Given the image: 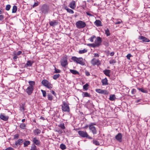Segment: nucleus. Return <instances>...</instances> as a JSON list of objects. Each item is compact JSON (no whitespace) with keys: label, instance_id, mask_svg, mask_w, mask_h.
<instances>
[{"label":"nucleus","instance_id":"4be33fe9","mask_svg":"<svg viewBox=\"0 0 150 150\" xmlns=\"http://www.w3.org/2000/svg\"><path fill=\"white\" fill-rule=\"evenodd\" d=\"M23 142V139H19L16 141L15 143V144L16 146H18L21 145Z\"/></svg>","mask_w":150,"mask_h":150},{"label":"nucleus","instance_id":"864d4df0","mask_svg":"<svg viewBox=\"0 0 150 150\" xmlns=\"http://www.w3.org/2000/svg\"><path fill=\"white\" fill-rule=\"evenodd\" d=\"M116 62V60L115 59H112V60H110L109 61V63L110 64H112L114 63H115Z\"/></svg>","mask_w":150,"mask_h":150},{"label":"nucleus","instance_id":"de8ad7c7","mask_svg":"<svg viewBox=\"0 0 150 150\" xmlns=\"http://www.w3.org/2000/svg\"><path fill=\"white\" fill-rule=\"evenodd\" d=\"M41 91L42 93L43 97H45L46 96V92L45 91L42 90H41Z\"/></svg>","mask_w":150,"mask_h":150},{"label":"nucleus","instance_id":"9d476101","mask_svg":"<svg viewBox=\"0 0 150 150\" xmlns=\"http://www.w3.org/2000/svg\"><path fill=\"white\" fill-rule=\"evenodd\" d=\"M138 39L144 43L148 42H150V40L148 38L142 35H140L139 36Z\"/></svg>","mask_w":150,"mask_h":150},{"label":"nucleus","instance_id":"cd10ccee","mask_svg":"<svg viewBox=\"0 0 150 150\" xmlns=\"http://www.w3.org/2000/svg\"><path fill=\"white\" fill-rule=\"evenodd\" d=\"M29 83L30 86H29L30 87L34 88V86L35 84V82L34 81H30L29 82Z\"/></svg>","mask_w":150,"mask_h":150},{"label":"nucleus","instance_id":"4c0bfd02","mask_svg":"<svg viewBox=\"0 0 150 150\" xmlns=\"http://www.w3.org/2000/svg\"><path fill=\"white\" fill-rule=\"evenodd\" d=\"M26 125L25 123H22L20 125V127L22 129H24L25 128Z\"/></svg>","mask_w":150,"mask_h":150},{"label":"nucleus","instance_id":"603ef678","mask_svg":"<svg viewBox=\"0 0 150 150\" xmlns=\"http://www.w3.org/2000/svg\"><path fill=\"white\" fill-rule=\"evenodd\" d=\"M93 143L96 145H99V142L97 140H93Z\"/></svg>","mask_w":150,"mask_h":150},{"label":"nucleus","instance_id":"774afa93","mask_svg":"<svg viewBox=\"0 0 150 150\" xmlns=\"http://www.w3.org/2000/svg\"><path fill=\"white\" fill-rule=\"evenodd\" d=\"M114 54L115 53L114 52H112L110 53V55L111 56H112L114 55Z\"/></svg>","mask_w":150,"mask_h":150},{"label":"nucleus","instance_id":"dca6fc26","mask_svg":"<svg viewBox=\"0 0 150 150\" xmlns=\"http://www.w3.org/2000/svg\"><path fill=\"white\" fill-rule=\"evenodd\" d=\"M94 24L97 27L102 26L101 22L99 20H97L94 22Z\"/></svg>","mask_w":150,"mask_h":150},{"label":"nucleus","instance_id":"a18cd8bd","mask_svg":"<svg viewBox=\"0 0 150 150\" xmlns=\"http://www.w3.org/2000/svg\"><path fill=\"white\" fill-rule=\"evenodd\" d=\"M102 89L96 88L95 89V91L100 94H101Z\"/></svg>","mask_w":150,"mask_h":150},{"label":"nucleus","instance_id":"5701e85b","mask_svg":"<svg viewBox=\"0 0 150 150\" xmlns=\"http://www.w3.org/2000/svg\"><path fill=\"white\" fill-rule=\"evenodd\" d=\"M71 73L74 75H79V72L76 70L70 69L69 70Z\"/></svg>","mask_w":150,"mask_h":150},{"label":"nucleus","instance_id":"c03bdc74","mask_svg":"<svg viewBox=\"0 0 150 150\" xmlns=\"http://www.w3.org/2000/svg\"><path fill=\"white\" fill-rule=\"evenodd\" d=\"M87 45L89 46L90 47H93L94 48L96 47L94 43L92 44H87Z\"/></svg>","mask_w":150,"mask_h":150},{"label":"nucleus","instance_id":"6e6552de","mask_svg":"<svg viewBox=\"0 0 150 150\" xmlns=\"http://www.w3.org/2000/svg\"><path fill=\"white\" fill-rule=\"evenodd\" d=\"M49 10L48 6L46 4H44L41 7V11L44 14H47Z\"/></svg>","mask_w":150,"mask_h":150},{"label":"nucleus","instance_id":"2f4dec72","mask_svg":"<svg viewBox=\"0 0 150 150\" xmlns=\"http://www.w3.org/2000/svg\"><path fill=\"white\" fill-rule=\"evenodd\" d=\"M105 34L107 36H108L110 35V33L108 28H107L105 30Z\"/></svg>","mask_w":150,"mask_h":150},{"label":"nucleus","instance_id":"ddd939ff","mask_svg":"<svg viewBox=\"0 0 150 150\" xmlns=\"http://www.w3.org/2000/svg\"><path fill=\"white\" fill-rule=\"evenodd\" d=\"M34 88L28 87L26 89V92L29 95H30L33 93Z\"/></svg>","mask_w":150,"mask_h":150},{"label":"nucleus","instance_id":"4d7b16f0","mask_svg":"<svg viewBox=\"0 0 150 150\" xmlns=\"http://www.w3.org/2000/svg\"><path fill=\"white\" fill-rule=\"evenodd\" d=\"M131 56H132L131 54L129 53V54H127V55L126 56V57L128 59H130V57Z\"/></svg>","mask_w":150,"mask_h":150},{"label":"nucleus","instance_id":"a878e982","mask_svg":"<svg viewBox=\"0 0 150 150\" xmlns=\"http://www.w3.org/2000/svg\"><path fill=\"white\" fill-rule=\"evenodd\" d=\"M116 98L115 95L114 94H111L110 95L109 99L111 101L114 100Z\"/></svg>","mask_w":150,"mask_h":150},{"label":"nucleus","instance_id":"338daca9","mask_svg":"<svg viewBox=\"0 0 150 150\" xmlns=\"http://www.w3.org/2000/svg\"><path fill=\"white\" fill-rule=\"evenodd\" d=\"M4 18V16L2 15H0V21H2Z\"/></svg>","mask_w":150,"mask_h":150},{"label":"nucleus","instance_id":"f704fd0d","mask_svg":"<svg viewBox=\"0 0 150 150\" xmlns=\"http://www.w3.org/2000/svg\"><path fill=\"white\" fill-rule=\"evenodd\" d=\"M87 52V50L86 49H84L83 50H80L79 51V53L80 54H82L86 52Z\"/></svg>","mask_w":150,"mask_h":150},{"label":"nucleus","instance_id":"58836bf2","mask_svg":"<svg viewBox=\"0 0 150 150\" xmlns=\"http://www.w3.org/2000/svg\"><path fill=\"white\" fill-rule=\"evenodd\" d=\"M60 76V75L59 74H56L54 75L53 76V79L54 80H56Z\"/></svg>","mask_w":150,"mask_h":150},{"label":"nucleus","instance_id":"5fc2aeb1","mask_svg":"<svg viewBox=\"0 0 150 150\" xmlns=\"http://www.w3.org/2000/svg\"><path fill=\"white\" fill-rule=\"evenodd\" d=\"M136 92V90L135 89L133 88L131 91V93L132 94L134 95L135 94Z\"/></svg>","mask_w":150,"mask_h":150},{"label":"nucleus","instance_id":"49530a36","mask_svg":"<svg viewBox=\"0 0 150 150\" xmlns=\"http://www.w3.org/2000/svg\"><path fill=\"white\" fill-rule=\"evenodd\" d=\"M114 23L115 24H118L121 23L122 22V21L120 20H118L116 21H114Z\"/></svg>","mask_w":150,"mask_h":150},{"label":"nucleus","instance_id":"09e8293b","mask_svg":"<svg viewBox=\"0 0 150 150\" xmlns=\"http://www.w3.org/2000/svg\"><path fill=\"white\" fill-rule=\"evenodd\" d=\"M54 69H55V71L54 72V73H60L61 72V71L60 70H59L57 69L55 67V68Z\"/></svg>","mask_w":150,"mask_h":150},{"label":"nucleus","instance_id":"2eb2a0df","mask_svg":"<svg viewBox=\"0 0 150 150\" xmlns=\"http://www.w3.org/2000/svg\"><path fill=\"white\" fill-rule=\"evenodd\" d=\"M99 60L98 59H96L95 58H93L91 60V63L93 65H97V64L99 62Z\"/></svg>","mask_w":150,"mask_h":150},{"label":"nucleus","instance_id":"c9c22d12","mask_svg":"<svg viewBox=\"0 0 150 150\" xmlns=\"http://www.w3.org/2000/svg\"><path fill=\"white\" fill-rule=\"evenodd\" d=\"M17 10V7L16 6H13L12 10V13H15L16 12V11Z\"/></svg>","mask_w":150,"mask_h":150},{"label":"nucleus","instance_id":"0eeeda50","mask_svg":"<svg viewBox=\"0 0 150 150\" xmlns=\"http://www.w3.org/2000/svg\"><path fill=\"white\" fill-rule=\"evenodd\" d=\"M96 124L95 123L91 122L89 125V129L91 131L93 134H96L97 133V131L95 127L94 126V125H96Z\"/></svg>","mask_w":150,"mask_h":150},{"label":"nucleus","instance_id":"393cba45","mask_svg":"<svg viewBox=\"0 0 150 150\" xmlns=\"http://www.w3.org/2000/svg\"><path fill=\"white\" fill-rule=\"evenodd\" d=\"M82 96L83 97H91L90 94L87 92H82Z\"/></svg>","mask_w":150,"mask_h":150},{"label":"nucleus","instance_id":"69168bd1","mask_svg":"<svg viewBox=\"0 0 150 150\" xmlns=\"http://www.w3.org/2000/svg\"><path fill=\"white\" fill-rule=\"evenodd\" d=\"M6 9L8 11L9 10V5H8L6 6Z\"/></svg>","mask_w":150,"mask_h":150},{"label":"nucleus","instance_id":"bf43d9fd","mask_svg":"<svg viewBox=\"0 0 150 150\" xmlns=\"http://www.w3.org/2000/svg\"><path fill=\"white\" fill-rule=\"evenodd\" d=\"M19 137V135L18 134H16L14 135V139H16L18 138Z\"/></svg>","mask_w":150,"mask_h":150},{"label":"nucleus","instance_id":"bb28decb","mask_svg":"<svg viewBox=\"0 0 150 150\" xmlns=\"http://www.w3.org/2000/svg\"><path fill=\"white\" fill-rule=\"evenodd\" d=\"M137 89L139 91H140L142 92L145 93H147L148 92L147 90L144 89L143 88H137Z\"/></svg>","mask_w":150,"mask_h":150},{"label":"nucleus","instance_id":"473e14b6","mask_svg":"<svg viewBox=\"0 0 150 150\" xmlns=\"http://www.w3.org/2000/svg\"><path fill=\"white\" fill-rule=\"evenodd\" d=\"M30 142L29 141H26L24 143V147H26L30 144Z\"/></svg>","mask_w":150,"mask_h":150},{"label":"nucleus","instance_id":"c756f323","mask_svg":"<svg viewBox=\"0 0 150 150\" xmlns=\"http://www.w3.org/2000/svg\"><path fill=\"white\" fill-rule=\"evenodd\" d=\"M109 94V92L106 90H102L101 94L103 95H107Z\"/></svg>","mask_w":150,"mask_h":150},{"label":"nucleus","instance_id":"412c9836","mask_svg":"<svg viewBox=\"0 0 150 150\" xmlns=\"http://www.w3.org/2000/svg\"><path fill=\"white\" fill-rule=\"evenodd\" d=\"M0 118L2 120L4 121H6L8 119V117L4 115L1 114L0 116Z\"/></svg>","mask_w":150,"mask_h":150},{"label":"nucleus","instance_id":"72a5a7b5","mask_svg":"<svg viewBox=\"0 0 150 150\" xmlns=\"http://www.w3.org/2000/svg\"><path fill=\"white\" fill-rule=\"evenodd\" d=\"M96 38V36L93 35H92L91 37L88 39V40L90 41L91 42H93L94 41V39Z\"/></svg>","mask_w":150,"mask_h":150},{"label":"nucleus","instance_id":"b1692460","mask_svg":"<svg viewBox=\"0 0 150 150\" xmlns=\"http://www.w3.org/2000/svg\"><path fill=\"white\" fill-rule=\"evenodd\" d=\"M101 81L103 85H105L108 84V80L106 78L103 79H102Z\"/></svg>","mask_w":150,"mask_h":150},{"label":"nucleus","instance_id":"7c9ffc66","mask_svg":"<svg viewBox=\"0 0 150 150\" xmlns=\"http://www.w3.org/2000/svg\"><path fill=\"white\" fill-rule=\"evenodd\" d=\"M89 86V84L88 83H86L83 86V89L85 90L86 91L88 90V87Z\"/></svg>","mask_w":150,"mask_h":150},{"label":"nucleus","instance_id":"7ed1b4c3","mask_svg":"<svg viewBox=\"0 0 150 150\" xmlns=\"http://www.w3.org/2000/svg\"><path fill=\"white\" fill-rule=\"evenodd\" d=\"M41 83L44 86L48 89H51L52 88V84L47 80H42Z\"/></svg>","mask_w":150,"mask_h":150},{"label":"nucleus","instance_id":"20e7f679","mask_svg":"<svg viewBox=\"0 0 150 150\" xmlns=\"http://www.w3.org/2000/svg\"><path fill=\"white\" fill-rule=\"evenodd\" d=\"M78 134L82 137H85L89 139H93L92 137L89 136L86 132L79 130L78 131Z\"/></svg>","mask_w":150,"mask_h":150},{"label":"nucleus","instance_id":"39448f33","mask_svg":"<svg viewBox=\"0 0 150 150\" xmlns=\"http://www.w3.org/2000/svg\"><path fill=\"white\" fill-rule=\"evenodd\" d=\"M60 63L61 65L64 67H65L68 65L67 56L65 55L63 56L60 60Z\"/></svg>","mask_w":150,"mask_h":150},{"label":"nucleus","instance_id":"052dcab7","mask_svg":"<svg viewBox=\"0 0 150 150\" xmlns=\"http://www.w3.org/2000/svg\"><path fill=\"white\" fill-rule=\"evenodd\" d=\"M143 102V100L142 99H138L136 101V102L137 103H139V102Z\"/></svg>","mask_w":150,"mask_h":150},{"label":"nucleus","instance_id":"c85d7f7f","mask_svg":"<svg viewBox=\"0 0 150 150\" xmlns=\"http://www.w3.org/2000/svg\"><path fill=\"white\" fill-rule=\"evenodd\" d=\"M32 65V63H31V61L30 60H28L25 64V66L26 67H31Z\"/></svg>","mask_w":150,"mask_h":150},{"label":"nucleus","instance_id":"4468645a","mask_svg":"<svg viewBox=\"0 0 150 150\" xmlns=\"http://www.w3.org/2000/svg\"><path fill=\"white\" fill-rule=\"evenodd\" d=\"M69 7L72 9H74L76 7V2L74 1H72L69 4Z\"/></svg>","mask_w":150,"mask_h":150},{"label":"nucleus","instance_id":"79ce46f5","mask_svg":"<svg viewBox=\"0 0 150 150\" xmlns=\"http://www.w3.org/2000/svg\"><path fill=\"white\" fill-rule=\"evenodd\" d=\"M13 59L15 61H16L15 60L17 59L18 57V56L15 54V51H14L13 52Z\"/></svg>","mask_w":150,"mask_h":150},{"label":"nucleus","instance_id":"1a4fd4ad","mask_svg":"<svg viewBox=\"0 0 150 150\" xmlns=\"http://www.w3.org/2000/svg\"><path fill=\"white\" fill-rule=\"evenodd\" d=\"M102 42V39L100 37H98L95 40L94 43L96 47H98L101 45Z\"/></svg>","mask_w":150,"mask_h":150},{"label":"nucleus","instance_id":"f8f14e48","mask_svg":"<svg viewBox=\"0 0 150 150\" xmlns=\"http://www.w3.org/2000/svg\"><path fill=\"white\" fill-rule=\"evenodd\" d=\"M116 140L120 142L122 141V135L121 133H118L115 137Z\"/></svg>","mask_w":150,"mask_h":150},{"label":"nucleus","instance_id":"8fccbe9b","mask_svg":"<svg viewBox=\"0 0 150 150\" xmlns=\"http://www.w3.org/2000/svg\"><path fill=\"white\" fill-rule=\"evenodd\" d=\"M30 150H37L36 146L35 145H34L31 147Z\"/></svg>","mask_w":150,"mask_h":150},{"label":"nucleus","instance_id":"aec40b11","mask_svg":"<svg viewBox=\"0 0 150 150\" xmlns=\"http://www.w3.org/2000/svg\"><path fill=\"white\" fill-rule=\"evenodd\" d=\"M49 23L50 26H54L57 25L58 23V22L54 20L53 21H50Z\"/></svg>","mask_w":150,"mask_h":150},{"label":"nucleus","instance_id":"423d86ee","mask_svg":"<svg viewBox=\"0 0 150 150\" xmlns=\"http://www.w3.org/2000/svg\"><path fill=\"white\" fill-rule=\"evenodd\" d=\"M76 25L77 28L81 29L84 28L86 26V24L84 22L79 21L76 22Z\"/></svg>","mask_w":150,"mask_h":150},{"label":"nucleus","instance_id":"0e129e2a","mask_svg":"<svg viewBox=\"0 0 150 150\" xmlns=\"http://www.w3.org/2000/svg\"><path fill=\"white\" fill-rule=\"evenodd\" d=\"M51 92L54 96H56V93L53 90H51Z\"/></svg>","mask_w":150,"mask_h":150},{"label":"nucleus","instance_id":"a211bd4d","mask_svg":"<svg viewBox=\"0 0 150 150\" xmlns=\"http://www.w3.org/2000/svg\"><path fill=\"white\" fill-rule=\"evenodd\" d=\"M25 103H22L20 105V111L21 112L24 111L25 110Z\"/></svg>","mask_w":150,"mask_h":150},{"label":"nucleus","instance_id":"e433bc0d","mask_svg":"<svg viewBox=\"0 0 150 150\" xmlns=\"http://www.w3.org/2000/svg\"><path fill=\"white\" fill-rule=\"evenodd\" d=\"M60 148L62 150H64L66 149V146L63 144H61L60 145Z\"/></svg>","mask_w":150,"mask_h":150},{"label":"nucleus","instance_id":"37998d69","mask_svg":"<svg viewBox=\"0 0 150 150\" xmlns=\"http://www.w3.org/2000/svg\"><path fill=\"white\" fill-rule=\"evenodd\" d=\"M103 44L106 47H108L109 46V42L108 41H104L103 42Z\"/></svg>","mask_w":150,"mask_h":150},{"label":"nucleus","instance_id":"6ab92c4d","mask_svg":"<svg viewBox=\"0 0 150 150\" xmlns=\"http://www.w3.org/2000/svg\"><path fill=\"white\" fill-rule=\"evenodd\" d=\"M33 132L35 135H38L40 133L41 131L39 129L37 128L33 130Z\"/></svg>","mask_w":150,"mask_h":150},{"label":"nucleus","instance_id":"ea45409f","mask_svg":"<svg viewBox=\"0 0 150 150\" xmlns=\"http://www.w3.org/2000/svg\"><path fill=\"white\" fill-rule=\"evenodd\" d=\"M48 99L50 100H52L53 99L52 96L50 93H48L47 95Z\"/></svg>","mask_w":150,"mask_h":150},{"label":"nucleus","instance_id":"f3484780","mask_svg":"<svg viewBox=\"0 0 150 150\" xmlns=\"http://www.w3.org/2000/svg\"><path fill=\"white\" fill-rule=\"evenodd\" d=\"M104 74L106 76L110 77V70L109 69H105L103 71Z\"/></svg>","mask_w":150,"mask_h":150},{"label":"nucleus","instance_id":"680f3d73","mask_svg":"<svg viewBox=\"0 0 150 150\" xmlns=\"http://www.w3.org/2000/svg\"><path fill=\"white\" fill-rule=\"evenodd\" d=\"M85 74L86 76H89L90 75V73L87 71H85Z\"/></svg>","mask_w":150,"mask_h":150},{"label":"nucleus","instance_id":"a19ab883","mask_svg":"<svg viewBox=\"0 0 150 150\" xmlns=\"http://www.w3.org/2000/svg\"><path fill=\"white\" fill-rule=\"evenodd\" d=\"M58 126L62 129H64L65 128L64 124L63 123L59 124Z\"/></svg>","mask_w":150,"mask_h":150},{"label":"nucleus","instance_id":"e2e57ef3","mask_svg":"<svg viewBox=\"0 0 150 150\" xmlns=\"http://www.w3.org/2000/svg\"><path fill=\"white\" fill-rule=\"evenodd\" d=\"M38 5V2H35L33 5V7H35L36 6Z\"/></svg>","mask_w":150,"mask_h":150},{"label":"nucleus","instance_id":"13d9d810","mask_svg":"<svg viewBox=\"0 0 150 150\" xmlns=\"http://www.w3.org/2000/svg\"><path fill=\"white\" fill-rule=\"evenodd\" d=\"M56 131L59 134H62L63 133V131L61 129L57 130Z\"/></svg>","mask_w":150,"mask_h":150},{"label":"nucleus","instance_id":"3c124183","mask_svg":"<svg viewBox=\"0 0 150 150\" xmlns=\"http://www.w3.org/2000/svg\"><path fill=\"white\" fill-rule=\"evenodd\" d=\"M67 11L68 12L71 14H73L74 13V11L72 9H71L69 8H68V9H67Z\"/></svg>","mask_w":150,"mask_h":150},{"label":"nucleus","instance_id":"f03ea898","mask_svg":"<svg viewBox=\"0 0 150 150\" xmlns=\"http://www.w3.org/2000/svg\"><path fill=\"white\" fill-rule=\"evenodd\" d=\"M62 109L63 112H69L70 108L69 104L65 101H63L62 104L61 105Z\"/></svg>","mask_w":150,"mask_h":150},{"label":"nucleus","instance_id":"f257e3e1","mask_svg":"<svg viewBox=\"0 0 150 150\" xmlns=\"http://www.w3.org/2000/svg\"><path fill=\"white\" fill-rule=\"evenodd\" d=\"M71 59L74 62L81 65L83 66L85 64V63L83 62V59L82 57L78 58L75 56H73L71 58Z\"/></svg>","mask_w":150,"mask_h":150},{"label":"nucleus","instance_id":"6e6d98bb","mask_svg":"<svg viewBox=\"0 0 150 150\" xmlns=\"http://www.w3.org/2000/svg\"><path fill=\"white\" fill-rule=\"evenodd\" d=\"M22 53V52L21 51H19L17 52H15V54L17 56L19 55H20Z\"/></svg>","mask_w":150,"mask_h":150},{"label":"nucleus","instance_id":"9b49d317","mask_svg":"<svg viewBox=\"0 0 150 150\" xmlns=\"http://www.w3.org/2000/svg\"><path fill=\"white\" fill-rule=\"evenodd\" d=\"M32 141L35 145L39 146L40 145L41 142L40 141L39 139L38 138L36 137L33 138Z\"/></svg>","mask_w":150,"mask_h":150}]
</instances>
